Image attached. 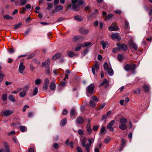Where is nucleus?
Segmentation results:
<instances>
[{"label": "nucleus", "mask_w": 152, "mask_h": 152, "mask_svg": "<svg viewBox=\"0 0 152 152\" xmlns=\"http://www.w3.org/2000/svg\"><path fill=\"white\" fill-rule=\"evenodd\" d=\"M27 0H20V5L21 6L25 5L26 3Z\"/></svg>", "instance_id": "obj_41"}, {"label": "nucleus", "mask_w": 152, "mask_h": 152, "mask_svg": "<svg viewBox=\"0 0 152 152\" xmlns=\"http://www.w3.org/2000/svg\"><path fill=\"white\" fill-rule=\"evenodd\" d=\"M124 56L121 54H119L118 56V60L119 61H121L123 59Z\"/></svg>", "instance_id": "obj_45"}, {"label": "nucleus", "mask_w": 152, "mask_h": 152, "mask_svg": "<svg viewBox=\"0 0 152 152\" xmlns=\"http://www.w3.org/2000/svg\"><path fill=\"white\" fill-rule=\"evenodd\" d=\"M67 53L69 56L70 57H73L76 55L75 53L69 51Z\"/></svg>", "instance_id": "obj_32"}, {"label": "nucleus", "mask_w": 152, "mask_h": 152, "mask_svg": "<svg viewBox=\"0 0 152 152\" xmlns=\"http://www.w3.org/2000/svg\"><path fill=\"white\" fill-rule=\"evenodd\" d=\"M126 29H128L129 28V22L127 21H125V27Z\"/></svg>", "instance_id": "obj_50"}, {"label": "nucleus", "mask_w": 152, "mask_h": 152, "mask_svg": "<svg viewBox=\"0 0 152 152\" xmlns=\"http://www.w3.org/2000/svg\"><path fill=\"white\" fill-rule=\"evenodd\" d=\"M114 121V120H112L107 124V128L109 129V130L111 132L114 131L113 128L112 127V126L113 124Z\"/></svg>", "instance_id": "obj_8"}, {"label": "nucleus", "mask_w": 152, "mask_h": 152, "mask_svg": "<svg viewBox=\"0 0 152 152\" xmlns=\"http://www.w3.org/2000/svg\"><path fill=\"white\" fill-rule=\"evenodd\" d=\"M125 140L124 139H122L121 141V146L122 147H125Z\"/></svg>", "instance_id": "obj_51"}, {"label": "nucleus", "mask_w": 152, "mask_h": 152, "mask_svg": "<svg viewBox=\"0 0 152 152\" xmlns=\"http://www.w3.org/2000/svg\"><path fill=\"white\" fill-rule=\"evenodd\" d=\"M143 88L145 92H148L149 90V86L146 85H144Z\"/></svg>", "instance_id": "obj_34"}, {"label": "nucleus", "mask_w": 152, "mask_h": 152, "mask_svg": "<svg viewBox=\"0 0 152 152\" xmlns=\"http://www.w3.org/2000/svg\"><path fill=\"white\" fill-rule=\"evenodd\" d=\"M140 89L139 88H137L133 91V92L137 94H139L140 92Z\"/></svg>", "instance_id": "obj_54"}, {"label": "nucleus", "mask_w": 152, "mask_h": 152, "mask_svg": "<svg viewBox=\"0 0 152 152\" xmlns=\"http://www.w3.org/2000/svg\"><path fill=\"white\" fill-rule=\"evenodd\" d=\"M44 84L48 85L49 82V79L48 78H46L45 80Z\"/></svg>", "instance_id": "obj_57"}, {"label": "nucleus", "mask_w": 152, "mask_h": 152, "mask_svg": "<svg viewBox=\"0 0 152 152\" xmlns=\"http://www.w3.org/2000/svg\"><path fill=\"white\" fill-rule=\"evenodd\" d=\"M29 106H28V105H25V106L23 108V109L22 110V111L23 112H25L26 111V108H29Z\"/></svg>", "instance_id": "obj_60"}, {"label": "nucleus", "mask_w": 152, "mask_h": 152, "mask_svg": "<svg viewBox=\"0 0 152 152\" xmlns=\"http://www.w3.org/2000/svg\"><path fill=\"white\" fill-rule=\"evenodd\" d=\"M77 152H82L81 148L79 147H77Z\"/></svg>", "instance_id": "obj_64"}, {"label": "nucleus", "mask_w": 152, "mask_h": 152, "mask_svg": "<svg viewBox=\"0 0 152 152\" xmlns=\"http://www.w3.org/2000/svg\"><path fill=\"white\" fill-rule=\"evenodd\" d=\"M4 148H2L0 149V152H11L7 145V143L6 142L4 143Z\"/></svg>", "instance_id": "obj_4"}, {"label": "nucleus", "mask_w": 152, "mask_h": 152, "mask_svg": "<svg viewBox=\"0 0 152 152\" xmlns=\"http://www.w3.org/2000/svg\"><path fill=\"white\" fill-rule=\"evenodd\" d=\"M78 134L80 135H83L84 132L83 130L82 129H79L77 131Z\"/></svg>", "instance_id": "obj_46"}, {"label": "nucleus", "mask_w": 152, "mask_h": 152, "mask_svg": "<svg viewBox=\"0 0 152 152\" xmlns=\"http://www.w3.org/2000/svg\"><path fill=\"white\" fill-rule=\"evenodd\" d=\"M8 99L10 101L13 102H16V100L15 98L12 95H9L8 96Z\"/></svg>", "instance_id": "obj_23"}, {"label": "nucleus", "mask_w": 152, "mask_h": 152, "mask_svg": "<svg viewBox=\"0 0 152 152\" xmlns=\"http://www.w3.org/2000/svg\"><path fill=\"white\" fill-rule=\"evenodd\" d=\"M100 86H104L105 88H107L109 86V83L107 80V79H104L103 82L101 83Z\"/></svg>", "instance_id": "obj_13"}, {"label": "nucleus", "mask_w": 152, "mask_h": 152, "mask_svg": "<svg viewBox=\"0 0 152 152\" xmlns=\"http://www.w3.org/2000/svg\"><path fill=\"white\" fill-rule=\"evenodd\" d=\"M4 18L5 19L12 20L13 19V17H11L8 14L5 15H4Z\"/></svg>", "instance_id": "obj_28"}, {"label": "nucleus", "mask_w": 152, "mask_h": 152, "mask_svg": "<svg viewBox=\"0 0 152 152\" xmlns=\"http://www.w3.org/2000/svg\"><path fill=\"white\" fill-rule=\"evenodd\" d=\"M86 130L89 134H91L92 132V130L90 124H88L86 126Z\"/></svg>", "instance_id": "obj_15"}, {"label": "nucleus", "mask_w": 152, "mask_h": 152, "mask_svg": "<svg viewBox=\"0 0 152 152\" xmlns=\"http://www.w3.org/2000/svg\"><path fill=\"white\" fill-rule=\"evenodd\" d=\"M26 10V9L25 7H23L22 8L20 12V14H23Z\"/></svg>", "instance_id": "obj_56"}, {"label": "nucleus", "mask_w": 152, "mask_h": 152, "mask_svg": "<svg viewBox=\"0 0 152 152\" xmlns=\"http://www.w3.org/2000/svg\"><path fill=\"white\" fill-rule=\"evenodd\" d=\"M105 128L104 127L102 126L100 132L101 133H103L105 131Z\"/></svg>", "instance_id": "obj_58"}, {"label": "nucleus", "mask_w": 152, "mask_h": 152, "mask_svg": "<svg viewBox=\"0 0 152 152\" xmlns=\"http://www.w3.org/2000/svg\"><path fill=\"white\" fill-rule=\"evenodd\" d=\"M75 110L74 109H72L70 112V115L71 116H73L75 114Z\"/></svg>", "instance_id": "obj_55"}, {"label": "nucleus", "mask_w": 152, "mask_h": 152, "mask_svg": "<svg viewBox=\"0 0 152 152\" xmlns=\"http://www.w3.org/2000/svg\"><path fill=\"white\" fill-rule=\"evenodd\" d=\"M7 95L6 94H4L2 95L1 99L4 101H5L7 100Z\"/></svg>", "instance_id": "obj_36"}, {"label": "nucleus", "mask_w": 152, "mask_h": 152, "mask_svg": "<svg viewBox=\"0 0 152 152\" xmlns=\"http://www.w3.org/2000/svg\"><path fill=\"white\" fill-rule=\"evenodd\" d=\"M118 34L115 33L112 34L111 36L113 39H117L118 40H119L121 39V37L118 36Z\"/></svg>", "instance_id": "obj_12"}, {"label": "nucleus", "mask_w": 152, "mask_h": 152, "mask_svg": "<svg viewBox=\"0 0 152 152\" xmlns=\"http://www.w3.org/2000/svg\"><path fill=\"white\" fill-rule=\"evenodd\" d=\"M41 82V80L40 79H37L35 81V83L37 85H39Z\"/></svg>", "instance_id": "obj_53"}, {"label": "nucleus", "mask_w": 152, "mask_h": 152, "mask_svg": "<svg viewBox=\"0 0 152 152\" xmlns=\"http://www.w3.org/2000/svg\"><path fill=\"white\" fill-rule=\"evenodd\" d=\"M50 63V59L49 58L46 61L43 62L42 63V65L43 66L46 67H48V65Z\"/></svg>", "instance_id": "obj_16"}, {"label": "nucleus", "mask_w": 152, "mask_h": 152, "mask_svg": "<svg viewBox=\"0 0 152 152\" xmlns=\"http://www.w3.org/2000/svg\"><path fill=\"white\" fill-rule=\"evenodd\" d=\"M119 122L121 124H126L127 120L125 118H123L120 119Z\"/></svg>", "instance_id": "obj_19"}, {"label": "nucleus", "mask_w": 152, "mask_h": 152, "mask_svg": "<svg viewBox=\"0 0 152 152\" xmlns=\"http://www.w3.org/2000/svg\"><path fill=\"white\" fill-rule=\"evenodd\" d=\"M89 104L90 106L93 108H94L95 107L96 105V104L95 102L94 101L91 100L89 102Z\"/></svg>", "instance_id": "obj_35"}, {"label": "nucleus", "mask_w": 152, "mask_h": 152, "mask_svg": "<svg viewBox=\"0 0 152 152\" xmlns=\"http://www.w3.org/2000/svg\"><path fill=\"white\" fill-rule=\"evenodd\" d=\"M45 73L47 75H50V68L49 67H46V68L45 69Z\"/></svg>", "instance_id": "obj_42"}, {"label": "nucleus", "mask_w": 152, "mask_h": 152, "mask_svg": "<svg viewBox=\"0 0 152 152\" xmlns=\"http://www.w3.org/2000/svg\"><path fill=\"white\" fill-rule=\"evenodd\" d=\"M74 19L75 20L78 21H81L83 20V18L81 16L78 15L75 16L74 17Z\"/></svg>", "instance_id": "obj_27"}, {"label": "nucleus", "mask_w": 152, "mask_h": 152, "mask_svg": "<svg viewBox=\"0 0 152 152\" xmlns=\"http://www.w3.org/2000/svg\"><path fill=\"white\" fill-rule=\"evenodd\" d=\"M86 138L85 137H82L81 140V142L83 146H84L86 145Z\"/></svg>", "instance_id": "obj_17"}, {"label": "nucleus", "mask_w": 152, "mask_h": 152, "mask_svg": "<svg viewBox=\"0 0 152 152\" xmlns=\"http://www.w3.org/2000/svg\"><path fill=\"white\" fill-rule=\"evenodd\" d=\"M50 88L52 90H54L56 89V85L55 83L53 82H52L50 84Z\"/></svg>", "instance_id": "obj_25"}, {"label": "nucleus", "mask_w": 152, "mask_h": 152, "mask_svg": "<svg viewBox=\"0 0 152 152\" xmlns=\"http://www.w3.org/2000/svg\"><path fill=\"white\" fill-rule=\"evenodd\" d=\"M136 68V65L135 64H126L124 67L125 70L128 71L129 70H133Z\"/></svg>", "instance_id": "obj_2"}, {"label": "nucleus", "mask_w": 152, "mask_h": 152, "mask_svg": "<svg viewBox=\"0 0 152 152\" xmlns=\"http://www.w3.org/2000/svg\"><path fill=\"white\" fill-rule=\"evenodd\" d=\"M79 32L82 34L86 35L88 33L89 30L85 28H81L79 30Z\"/></svg>", "instance_id": "obj_5"}, {"label": "nucleus", "mask_w": 152, "mask_h": 152, "mask_svg": "<svg viewBox=\"0 0 152 152\" xmlns=\"http://www.w3.org/2000/svg\"><path fill=\"white\" fill-rule=\"evenodd\" d=\"M91 146V145H90L87 144L86 145H85V146H84L83 147L85 148L87 152H89Z\"/></svg>", "instance_id": "obj_29"}, {"label": "nucleus", "mask_w": 152, "mask_h": 152, "mask_svg": "<svg viewBox=\"0 0 152 152\" xmlns=\"http://www.w3.org/2000/svg\"><path fill=\"white\" fill-rule=\"evenodd\" d=\"M99 128V126H95L93 128V130L94 131H97L98 129Z\"/></svg>", "instance_id": "obj_62"}, {"label": "nucleus", "mask_w": 152, "mask_h": 152, "mask_svg": "<svg viewBox=\"0 0 152 152\" xmlns=\"http://www.w3.org/2000/svg\"><path fill=\"white\" fill-rule=\"evenodd\" d=\"M34 56V55L33 54H30L28 56L27 59H29L33 57Z\"/></svg>", "instance_id": "obj_61"}, {"label": "nucleus", "mask_w": 152, "mask_h": 152, "mask_svg": "<svg viewBox=\"0 0 152 152\" xmlns=\"http://www.w3.org/2000/svg\"><path fill=\"white\" fill-rule=\"evenodd\" d=\"M99 69L98 64L96 63L95 64L92 68V72L94 75H95V70H97Z\"/></svg>", "instance_id": "obj_11"}, {"label": "nucleus", "mask_w": 152, "mask_h": 152, "mask_svg": "<svg viewBox=\"0 0 152 152\" xmlns=\"http://www.w3.org/2000/svg\"><path fill=\"white\" fill-rule=\"evenodd\" d=\"M101 44L102 46V48L104 50L106 48V45L107 43V42H104V41H102L101 42Z\"/></svg>", "instance_id": "obj_30"}, {"label": "nucleus", "mask_w": 152, "mask_h": 152, "mask_svg": "<svg viewBox=\"0 0 152 152\" xmlns=\"http://www.w3.org/2000/svg\"><path fill=\"white\" fill-rule=\"evenodd\" d=\"M110 67L109 66L108 64L105 62L104 64V68L105 70L107 71Z\"/></svg>", "instance_id": "obj_37"}, {"label": "nucleus", "mask_w": 152, "mask_h": 152, "mask_svg": "<svg viewBox=\"0 0 152 152\" xmlns=\"http://www.w3.org/2000/svg\"><path fill=\"white\" fill-rule=\"evenodd\" d=\"M63 8V7L61 5L57 6H56L55 8V11L56 12H57L59 11L62 10Z\"/></svg>", "instance_id": "obj_22"}, {"label": "nucleus", "mask_w": 152, "mask_h": 152, "mask_svg": "<svg viewBox=\"0 0 152 152\" xmlns=\"http://www.w3.org/2000/svg\"><path fill=\"white\" fill-rule=\"evenodd\" d=\"M130 44L135 50H137V47L135 44L132 42H131Z\"/></svg>", "instance_id": "obj_39"}, {"label": "nucleus", "mask_w": 152, "mask_h": 152, "mask_svg": "<svg viewBox=\"0 0 152 152\" xmlns=\"http://www.w3.org/2000/svg\"><path fill=\"white\" fill-rule=\"evenodd\" d=\"M66 118H64L61 120L60 123V124L61 125L63 126L66 124Z\"/></svg>", "instance_id": "obj_26"}, {"label": "nucleus", "mask_w": 152, "mask_h": 152, "mask_svg": "<svg viewBox=\"0 0 152 152\" xmlns=\"http://www.w3.org/2000/svg\"><path fill=\"white\" fill-rule=\"evenodd\" d=\"M94 139L93 138H91V139H88V141L89 144H88L90 145H91V144L94 142Z\"/></svg>", "instance_id": "obj_47"}, {"label": "nucleus", "mask_w": 152, "mask_h": 152, "mask_svg": "<svg viewBox=\"0 0 152 152\" xmlns=\"http://www.w3.org/2000/svg\"><path fill=\"white\" fill-rule=\"evenodd\" d=\"M94 85L91 84L89 85L87 88L88 92L90 94H91L93 92L94 89Z\"/></svg>", "instance_id": "obj_10"}, {"label": "nucleus", "mask_w": 152, "mask_h": 152, "mask_svg": "<svg viewBox=\"0 0 152 152\" xmlns=\"http://www.w3.org/2000/svg\"><path fill=\"white\" fill-rule=\"evenodd\" d=\"M83 47H86L89 46L91 44V42H84L82 44Z\"/></svg>", "instance_id": "obj_33"}, {"label": "nucleus", "mask_w": 152, "mask_h": 152, "mask_svg": "<svg viewBox=\"0 0 152 152\" xmlns=\"http://www.w3.org/2000/svg\"><path fill=\"white\" fill-rule=\"evenodd\" d=\"M91 98L92 100H94V101L96 102H97L98 101V99L95 96H92Z\"/></svg>", "instance_id": "obj_48"}, {"label": "nucleus", "mask_w": 152, "mask_h": 152, "mask_svg": "<svg viewBox=\"0 0 152 152\" xmlns=\"http://www.w3.org/2000/svg\"><path fill=\"white\" fill-rule=\"evenodd\" d=\"M113 16V15L112 14H108L107 16L105 18V20H109Z\"/></svg>", "instance_id": "obj_44"}, {"label": "nucleus", "mask_w": 152, "mask_h": 152, "mask_svg": "<svg viewBox=\"0 0 152 152\" xmlns=\"http://www.w3.org/2000/svg\"><path fill=\"white\" fill-rule=\"evenodd\" d=\"M13 113V110H8L4 111L2 113V114L4 116L7 117L12 114Z\"/></svg>", "instance_id": "obj_6"}, {"label": "nucleus", "mask_w": 152, "mask_h": 152, "mask_svg": "<svg viewBox=\"0 0 152 152\" xmlns=\"http://www.w3.org/2000/svg\"><path fill=\"white\" fill-rule=\"evenodd\" d=\"M118 28V27L116 26L115 24L113 23L111 26L109 27L108 29L110 31H116Z\"/></svg>", "instance_id": "obj_7"}, {"label": "nucleus", "mask_w": 152, "mask_h": 152, "mask_svg": "<svg viewBox=\"0 0 152 152\" xmlns=\"http://www.w3.org/2000/svg\"><path fill=\"white\" fill-rule=\"evenodd\" d=\"M53 7V4L50 3H48V7L47 9L48 10H49L51 9Z\"/></svg>", "instance_id": "obj_49"}, {"label": "nucleus", "mask_w": 152, "mask_h": 152, "mask_svg": "<svg viewBox=\"0 0 152 152\" xmlns=\"http://www.w3.org/2000/svg\"><path fill=\"white\" fill-rule=\"evenodd\" d=\"M72 6L73 9L75 11H77L80 9V5L83 4V0H72Z\"/></svg>", "instance_id": "obj_1"}, {"label": "nucleus", "mask_w": 152, "mask_h": 152, "mask_svg": "<svg viewBox=\"0 0 152 152\" xmlns=\"http://www.w3.org/2000/svg\"><path fill=\"white\" fill-rule=\"evenodd\" d=\"M106 104L105 103H104L102 104L101 106L99 108L98 110H100L102 109L105 106Z\"/></svg>", "instance_id": "obj_59"}, {"label": "nucleus", "mask_w": 152, "mask_h": 152, "mask_svg": "<svg viewBox=\"0 0 152 152\" xmlns=\"http://www.w3.org/2000/svg\"><path fill=\"white\" fill-rule=\"evenodd\" d=\"M26 91L23 90V91H21L19 93V96L21 97H24L26 94Z\"/></svg>", "instance_id": "obj_18"}, {"label": "nucleus", "mask_w": 152, "mask_h": 152, "mask_svg": "<svg viewBox=\"0 0 152 152\" xmlns=\"http://www.w3.org/2000/svg\"><path fill=\"white\" fill-rule=\"evenodd\" d=\"M25 66L23 65L22 62L20 63L18 71L21 74L23 73V71L25 69Z\"/></svg>", "instance_id": "obj_9"}, {"label": "nucleus", "mask_w": 152, "mask_h": 152, "mask_svg": "<svg viewBox=\"0 0 152 152\" xmlns=\"http://www.w3.org/2000/svg\"><path fill=\"white\" fill-rule=\"evenodd\" d=\"M118 48V50L126 51L127 49V46L124 44H119L117 45Z\"/></svg>", "instance_id": "obj_3"}, {"label": "nucleus", "mask_w": 152, "mask_h": 152, "mask_svg": "<svg viewBox=\"0 0 152 152\" xmlns=\"http://www.w3.org/2000/svg\"><path fill=\"white\" fill-rule=\"evenodd\" d=\"M118 50V48H113L112 50V51L113 53H116V52Z\"/></svg>", "instance_id": "obj_63"}, {"label": "nucleus", "mask_w": 152, "mask_h": 152, "mask_svg": "<svg viewBox=\"0 0 152 152\" xmlns=\"http://www.w3.org/2000/svg\"><path fill=\"white\" fill-rule=\"evenodd\" d=\"M20 131L22 132H24L25 131V126H20Z\"/></svg>", "instance_id": "obj_52"}, {"label": "nucleus", "mask_w": 152, "mask_h": 152, "mask_svg": "<svg viewBox=\"0 0 152 152\" xmlns=\"http://www.w3.org/2000/svg\"><path fill=\"white\" fill-rule=\"evenodd\" d=\"M22 25V23H20L18 24H16L15 25L14 28L15 29H17L18 28H19Z\"/></svg>", "instance_id": "obj_43"}, {"label": "nucleus", "mask_w": 152, "mask_h": 152, "mask_svg": "<svg viewBox=\"0 0 152 152\" xmlns=\"http://www.w3.org/2000/svg\"><path fill=\"white\" fill-rule=\"evenodd\" d=\"M61 56V55L60 53H57L53 57L52 59L53 60H56L59 58Z\"/></svg>", "instance_id": "obj_24"}, {"label": "nucleus", "mask_w": 152, "mask_h": 152, "mask_svg": "<svg viewBox=\"0 0 152 152\" xmlns=\"http://www.w3.org/2000/svg\"><path fill=\"white\" fill-rule=\"evenodd\" d=\"M127 127V126L126 124H120L119 126V128L122 130H125Z\"/></svg>", "instance_id": "obj_21"}, {"label": "nucleus", "mask_w": 152, "mask_h": 152, "mask_svg": "<svg viewBox=\"0 0 152 152\" xmlns=\"http://www.w3.org/2000/svg\"><path fill=\"white\" fill-rule=\"evenodd\" d=\"M107 73L110 76H112L113 74V71L111 67H109V69L107 70Z\"/></svg>", "instance_id": "obj_20"}, {"label": "nucleus", "mask_w": 152, "mask_h": 152, "mask_svg": "<svg viewBox=\"0 0 152 152\" xmlns=\"http://www.w3.org/2000/svg\"><path fill=\"white\" fill-rule=\"evenodd\" d=\"M38 92V89L37 87H36L33 90V96H35L36 95Z\"/></svg>", "instance_id": "obj_40"}, {"label": "nucleus", "mask_w": 152, "mask_h": 152, "mask_svg": "<svg viewBox=\"0 0 152 152\" xmlns=\"http://www.w3.org/2000/svg\"><path fill=\"white\" fill-rule=\"evenodd\" d=\"M84 121V120L83 118L81 117H79L77 118L76 121V122L79 124H82Z\"/></svg>", "instance_id": "obj_14"}, {"label": "nucleus", "mask_w": 152, "mask_h": 152, "mask_svg": "<svg viewBox=\"0 0 152 152\" xmlns=\"http://www.w3.org/2000/svg\"><path fill=\"white\" fill-rule=\"evenodd\" d=\"M81 37L79 36H75L72 39L73 41L75 42L77 40L80 39Z\"/></svg>", "instance_id": "obj_38"}, {"label": "nucleus", "mask_w": 152, "mask_h": 152, "mask_svg": "<svg viewBox=\"0 0 152 152\" xmlns=\"http://www.w3.org/2000/svg\"><path fill=\"white\" fill-rule=\"evenodd\" d=\"M82 47H83L82 44H78L75 48V50L76 51H79Z\"/></svg>", "instance_id": "obj_31"}]
</instances>
